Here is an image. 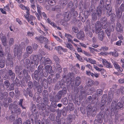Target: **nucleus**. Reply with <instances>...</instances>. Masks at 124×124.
<instances>
[{
    "instance_id": "obj_1",
    "label": "nucleus",
    "mask_w": 124,
    "mask_h": 124,
    "mask_svg": "<svg viewBox=\"0 0 124 124\" xmlns=\"http://www.w3.org/2000/svg\"><path fill=\"white\" fill-rule=\"evenodd\" d=\"M41 56L38 55H31L30 56V61L28 59H26L25 60L26 64L28 66L27 68L29 67H31L32 68H34L35 65L37 66L38 64Z\"/></svg>"
},
{
    "instance_id": "obj_2",
    "label": "nucleus",
    "mask_w": 124,
    "mask_h": 124,
    "mask_svg": "<svg viewBox=\"0 0 124 124\" xmlns=\"http://www.w3.org/2000/svg\"><path fill=\"white\" fill-rule=\"evenodd\" d=\"M104 1L105 0H101L99 5L98 7L96 12H95L94 10L93 11L94 12H93L92 14V18L93 20L94 21H96L97 19V15L98 16H100L101 15L102 10V8L104 7Z\"/></svg>"
},
{
    "instance_id": "obj_3",
    "label": "nucleus",
    "mask_w": 124,
    "mask_h": 124,
    "mask_svg": "<svg viewBox=\"0 0 124 124\" xmlns=\"http://www.w3.org/2000/svg\"><path fill=\"white\" fill-rule=\"evenodd\" d=\"M25 44L23 42H21L18 46V45L16 44L15 45V48L14 49V53L15 55H17V58L19 59L21 56L22 55V49L24 48H25Z\"/></svg>"
},
{
    "instance_id": "obj_4",
    "label": "nucleus",
    "mask_w": 124,
    "mask_h": 124,
    "mask_svg": "<svg viewBox=\"0 0 124 124\" xmlns=\"http://www.w3.org/2000/svg\"><path fill=\"white\" fill-rule=\"evenodd\" d=\"M64 18L67 21L70 20L71 17H76L78 15L77 12L74 9L71 8L70 11L65 12L64 14Z\"/></svg>"
},
{
    "instance_id": "obj_5",
    "label": "nucleus",
    "mask_w": 124,
    "mask_h": 124,
    "mask_svg": "<svg viewBox=\"0 0 124 124\" xmlns=\"http://www.w3.org/2000/svg\"><path fill=\"white\" fill-rule=\"evenodd\" d=\"M53 71L52 67L50 65H47L45 67V69H43L39 73V76L42 77H46L48 76L47 72L50 73Z\"/></svg>"
},
{
    "instance_id": "obj_6",
    "label": "nucleus",
    "mask_w": 124,
    "mask_h": 124,
    "mask_svg": "<svg viewBox=\"0 0 124 124\" xmlns=\"http://www.w3.org/2000/svg\"><path fill=\"white\" fill-rule=\"evenodd\" d=\"M67 93L66 88H63L62 90L59 91L54 97V101L55 102H59L62 96V95H64Z\"/></svg>"
},
{
    "instance_id": "obj_7",
    "label": "nucleus",
    "mask_w": 124,
    "mask_h": 124,
    "mask_svg": "<svg viewBox=\"0 0 124 124\" xmlns=\"http://www.w3.org/2000/svg\"><path fill=\"white\" fill-rule=\"evenodd\" d=\"M24 16L26 19L29 23L32 25H34L33 22L36 19V18L35 16L30 15V11L28 13H27L26 14H25Z\"/></svg>"
},
{
    "instance_id": "obj_8",
    "label": "nucleus",
    "mask_w": 124,
    "mask_h": 124,
    "mask_svg": "<svg viewBox=\"0 0 124 124\" xmlns=\"http://www.w3.org/2000/svg\"><path fill=\"white\" fill-rule=\"evenodd\" d=\"M103 112L99 113L97 116V118L94 121V124H100L102 122L103 118L104 117Z\"/></svg>"
},
{
    "instance_id": "obj_9",
    "label": "nucleus",
    "mask_w": 124,
    "mask_h": 124,
    "mask_svg": "<svg viewBox=\"0 0 124 124\" xmlns=\"http://www.w3.org/2000/svg\"><path fill=\"white\" fill-rule=\"evenodd\" d=\"M39 56L41 57V56ZM40 58V63L41 64L45 65L47 64H50L52 63L51 60L48 58L46 59L45 57H42Z\"/></svg>"
},
{
    "instance_id": "obj_10",
    "label": "nucleus",
    "mask_w": 124,
    "mask_h": 124,
    "mask_svg": "<svg viewBox=\"0 0 124 124\" xmlns=\"http://www.w3.org/2000/svg\"><path fill=\"white\" fill-rule=\"evenodd\" d=\"M81 12L80 13L79 15V17L80 19H81L82 21L83 22H85V19L87 18L88 17V16L90 14V13L88 11H85L84 12V14L82 13V15L83 16H84L85 18H84L83 16H81Z\"/></svg>"
},
{
    "instance_id": "obj_11",
    "label": "nucleus",
    "mask_w": 124,
    "mask_h": 124,
    "mask_svg": "<svg viewBox=\"0 0 124 124\" xmlns=\"http://www.w3.org/2000/svg\"><path fill=\"white\" fill-rule=\"evenodd\" d=\"M109 25H110L109 28L108 27L107 29L106 30V33L108 36H110V32L114 31L115 27V24H111Z\"/></svg>"
},
{
    "instance_id": "obj_12",
    "label": "nucleus",
    "mask_w": 124,
    "mask_h": 124,
    "mask_svg": "<svg viewBox=\"0 0 124 124\" xmlns=\"http://www.w3.org/2000/svg\"><path fill=\"white\" fill-rule=\"evenodd\" d=\"M95 25L96 27L95 28V33L98 34L99 32L102 30V25L101 23L99 21L96 22Z\"/></svg>"
},
{
    "instance_id": "obj_13",
    "label": "nucleus",
    "mask_w": 124,
    "mask_h": 124,
    "mask_svg": "<svg viewBox=\"0 0 124 124\" xmlns=\"http://www.w3.org/2000/svg\"><path fill=\"white\" fill-rule=\"evenodd\" d=\"M75 118L76 116L74 114L69 115L67 118V122L71 123L73 120H75Z\"/></svg>"
},
{
    "instance_id": "obj_14",
    "label": "nucleus",
    "mask_w": 124,
    "mask_h": 124,
    "mask_svg": "<svg viewBox=\"0 0 124 124\" xmlns=\"http://www.w3.org/2000/svg\"><path fill=\"white\" fill-rule=\"evenodd\" d=\"M77 38L79 39L83 40L84 39L85 34L83 31H80L76 34Z\"/></svg>"
},
{
    "instance_id": "obj_15",
    "label": "nucleus",
    "mask_w": 124,
    "mask_h": 124,
    "mask_svg": "<svg viewBox=\"0 0 124 124\" xmlns=\"http://www.w3.org/2000/svg\"><path fill=\"white\" fill-rule=\"evenodd\" d=\"M104 2V7L102 8H104V10L106 9L107 10H109L110 8V7L111 4V0H107L106 1V4L107 6V8L105 6V3L104 4V2Z\"/></svg>"
},
{
    "instance_id": "obj_16",
    "label": "nucleus",
    "mask_w": 124,
    "mask_h": 124,
    "mask_svg": "<svg viewBox=\"0 0 124 124\" xmlns=\"http://www.w3.org/2000/svg\"><path fill=\"white\" fill-rule=\"evenodd\" d=\"M20 4L18 5L19 7L23 10H26V14L27 13H29V12L30 11L29 8L28 6L26 7L24 5L22 4H20Z\"/></svg>"
},
{
    "instance_id": "obj_17",
    "label": "nucleus",
    "mask_w": 124,
    "mask_h": 124,
    "mask_svg": "<svg viewBox=\"0 0 124 124\" xmlns=\"http://www.w3.org/2000/svg\"><path fill=\"white\" fill-rule=\"evenodd\" d=\"M103 92V90L101 89H97L96 90V94H93V98L95 100L96 98V96H100L102 95Z\"/></svg>"
},
{
    "instance_id": "obj_18",
    "label": "nucleus",
    "mask_w": 124,
    "mask_h": 124,
    "mask_svg": "<svg viewBox=\"0 0 124 124\" xmlns=\"http://www.w3.org/2000/svg\"><path fill=\"white\" fill-rule=\"evenodd\" d=\"M94 109L90 105H88L86 107V111L87 116H89L91 114L92 112Z\"/></svg>"
},
{
    "instance_id": "obj_19",
    "label": "nucleus",
    "mask_w": 124,
    "mask_h": 124,
    "mask_svg": "<svg viewBox=\"0 0 124 124\" xmlns=\"http://www.w3.org/2000/svg\"><path fill=\"white\" fill-rule=\"evenodd\" d=\"M18 106L16 104H9V109L11 111V113H14V111L15 110L18 108Z\"/></svg>"
},
{
    "instance_id": "obj_20",
    "label": "nucleus",
    "mask_w": 124,
    "mask_h": 124,
    "mask_svg": "<svg viewBox=\"0 0 124 124\" xmlns=\"http://www.w3.org/2000/svg\"><path fill=\"white\" fill-rule=\"evenodd\" d=\"M8 96V93L7 92H4L3 93L0 92V99L2 100L3 99H6Z\"/></svg>"
},
{
    "instance_id": "obj_21",
    "label": "nucleus",
    "mask_w": 124,
    "mask_h": 124,
    "mask_svg": "<svg viewBox=\"0 0 124 124\" xmlns=\"http://www.w3.org/2000/svg\"><path fill=\"white\" fill-rule=\"evenodd\" d=\"M81 83V78L80 77L77 76L75 78V85L77 87Z\"/></svg>"
},
{
    "instance_id": "obj_22",
    "label": "nucleus",
    "mask_w": 124,
    "mask_h": 124,
    "mask_svg": "<svg viewBox=\"0 0 124 124\" xmlns=\"http://www.w3.org/2000/svg\"><path fill=\"white\" fill-rule=\"evenodd\" d=\"M102 62L106 67L109 68H112V66L111 65V63L108 62L106 60L104 59L103 60Z\"/></svg>"
},
{
    "instance_id": "obj_23",
    "label": "nucleus",
    "mask_w": 124,
    "mask_h": 124,
    "mask_svg": "<svg viewBox=\"0 0 124 124\" xmlns=\"http://www.w3.org/2000/svg\"><path fill=\"white\" fill-rule=\"evenodd\" d=\"M8 76L10 77L12 80H13L15 79V75L14 73L12 71V70H9L8 72Z\"/></svg>"
},
{
    "instance_id": "obj_24",
    "label": "nucleus",
    "mask_w": 124,
    "mask_h": 124,
    "mask_svg": "<svg viewBox=\"0 0 124 124\" xmlns=\"http://www.w3.org/2000/svg\"><path fill=\"white\" fill-rule=\"evenodd\" d=\"M65 36L67 38L69 42H73V40L72 39L73 38V36L70 34L67 33H65Z\"/></svg>"
},
{
    "instance_id": "obj_25",
    "label": "nucleus",
    "mask_w": 124,
    "mask_h": 124,
    "mask_svg": "<svg viewBox=\"0 0 124 124\" xmlns=\"http://www.w3.org/2000/svg\"><path fill=\"white\" fill-rule=\"evenodd\" d=\"M39 71L37 70H35L34 73L32 74V76L33 78H35L36 80H37L39 78Z\"/></svg>"
},
{
    "instance_id": "obj_26",
    "label": "nucleus",
    "mask_w": 124,
    "mask_h": 124,
    "mask_svg": "<svg viewBox=\"0 0 124 124\" xmlns=\"http://www.w3.org/2000/svg\"><path fill=\"white\" fill-rule=\"evenodd\" d=\"M104 37V31H102L98 34V38L101 41L103 40Z\"/></svg>"
},
{
    "instance_id": "obj_27",
    "label": "nucleus",
    "mask_w": 124,
    "mask_h": 124,
    "mask_svg": "<svg viewBox=\"0 0 124 124\" xmlns=\"http://www.w3.org/2000/svg\"><path fill=\"white\" fill-rule=\"evenodd\" d=\"M7 38L5 36H2L1 39V40L3 45L4 46H6L7 44Z\"/></svg>"
},
{
    "instance_id": "obj_28",
    "label": "nucleus",
    "mask_w": 124,
    "mask_h": 124,
    "mask_svg": "<svg viewBox=\"0 0 124 124\" xmlns=\"http://www.w3.org/2000/svg\"><path fill=\"white\" fill-rule=\"evenodd\" d=\"M123 12L119 10V9H118L117 10H116V14L117 17L120 19L121 18Z\"/></svg>"
},
{
    "instance_id": "obj_29",
    "label": "nucleus",
    "mask_w": 124,
    "mask_h": 124,
    "mask_svg": "<svg viewBox=\"0 0 124 124\" xmlns=\"http://www.w3.org/2000/svg\"><path fill=\"white\" fill-rule=\"evenodd\" d=\"M93 80L90 78H88L87 80L86 84L88 86H91L93 85Z\"/></svg>"
},
{
    "instance_id": "obj_30",
    "label": "nucleus",
    "mask_w": 124,
    "mask_h": 124,
    "mask_svg": "<svg viewBox=\"0 0 124 124\" xmlns=\"http://www.w3.org/2000/svg\"><path fill=\"white\" fill-rule=\"evenodd\" d=\"M116 31L118 32L121 31L122 29L121 24L119 23H117L116 25Z\"/></svg>"
},
{
    "instance_id": "obj_31",
    "label": "nucleus",
    "mask_w": 124,
    "mask_h": 124,
    "mask_svg": "<svg viewBox=\"0 0 124 124\" xmlns=\"http://www.w3.org/2000/svg\"><path fill=\"white\" fill-rule=\"evenodd\" d=\"M37 7L38 13L40 15V17H42V13L41 10L42 9V8L39 4L37 5Z\"/></svg>"
},
{
    "instance_id": "obj_32",
    "label": "nucleus",
    "mask_w": 124,
    "mask_h": 124,
    "mask_svg": "<svg viewBox=\"0 0 124 124\" xmlns=\"http://www.w3.org/2000/svg\"><path fill=\"white\" fill-rule=\"evenodd\" d=\"M85 60L88 62L92 64H94L96 63V61L92 59L91 58H88L85 59Z\"/></svg>"
},
{
    "instance_id": "obj_33",
    "label": "nucleus",
    "mask_w": 124,
    "mask_h": 124,
    "mask_svg": "<svg viewBox=\"0 0 124 124\" xmlns=\"http://www.w3.org/2000/svg\"><path fill=\"white\" fill-rule=\"evenodd\" d=\"M56 69L59 73H61L62 71V68L60 65L58 63L56 64Z\"/></svg>"
},
{
    "instance_id": "obj_34",
    "label": "nucleus",
    "mask_w": 124,
    "mask_h": 124,
    "mask_svg": "<svg viewBox=\"0 0 124 124\" xmlns=\"http://www.w3.org/2000/svg\"><path fill=\"white\" fill-rule=\"evenodd\" d=\"M22 120L20 118H18L16 120L13 122L14 124H22Z\"/></svg>"
},
{
    "instance_id": "obj_35",
    "label": "nucleus",
    "mask_w": 124,
    "mask_h": 124,
    "mask_svg": "<svg viewBox=\"0 0 124 124\" xmlns=\"http://www.w3.org/2000/svg\"><path fill=\"white\" fill-rule=\"evenodd\" d=\"M106 103V101L104 103L102 102H101V104L100 105V109L101 111H103L105 108Z\"/></svg>"
},
{
    "instance_id": "obj_36",
    "label": "nucleus",
    "mask_w": 124,
    "mask_h": 124,
    "mask_svg": "<svg viewBox=\"0 0 124 124\" xmlns=\"http://www.w3.org/2000/svg\"><path fill=\"white\" fill-rule=\"evenodd\" d=\"M68 101V100L66 97H64L62 98L61 100V102L62 103L65 105H66L67 104Z\"/></svg>"
},
{
    "instance_id": "obj_37",
    "label": "nucleus",
    "mask_w": 124,
    "mask_h": 124,
    "mask_svg": "<svg viewBox=\"0 0 124 124\" xmlns=\"http://www.w3.org/2000/svg\"><path fill=\"white\" fill-rule=\"evenodd\" d=\"M23 74L25 78H28V79L29 80L31 79L30 76L28 75V73L27 71L25 70H23Z\"/></svg>"
},
{
    "instance_id": "obj_38",
    "label": "nucleus",
    "mask_w": 124,
    "mask_h": 124,
    "mask_svg": "<svg viewBox=\"0 0 124 124\" xmlns=\"http://www.w3.org/2000/svg\"><path fill=\"white\" fill-rule=\"evenodd\" d=\"M43 103L45 104L46 105H47L49 103V100L48 97H43Z\"/></svg>"
},
{
    "instance_id": "obj_39",
    "label": "nucleus",
    "mask_w": 124,
    "mask_h": 124,
    "mask_svg": "<svg viewBox=\"0 0 124 124\" xmlns=\"http://www.w3.org/2000/svg\"><path fill=\"white\" fill-rule=\"evenodd\" d=\"M66 44V47L70 50L72 51H74V47L70 44L68 43Z\"/></svg>"
},
{
    "instance_id": "obj_40",
    "label": "nucleus",
    "mask_w": 124,
    "mask_h": 124,
    "mask_svg": "<svg viewBox=\"0 0 124 124\" xmlns=\"http://www.w3.org/2000/svg\"><path fill=\"white\" fill-rule=\"evenodd\" d=\"M27 52L29 54H31L32 52V48L31 46H28L26 48Z\"/></svg>"
},
{
    "instance_id": "obj_41",
    "label": "nucleus",
    "mask_w": 124,
    "mask_h": 124,
    "mask_svg": "<svg viewBox=\"0 0 124 124\" xmlns=\"http://www.w3.org/2000/svg\"><path fill=\"white\" fill-rule=\"evenodd\" d=\"M10 85V83L9 81L8 80H7L4 81L3 85L4 86H5L7 88H8L9 87Z\"/></svg>"
},
{
    "instance_id": "obj_42",
    "label": "nucleus",
    "mask_w": 124,
    "mask_h": 124,
    "mask_svg": "<svg viewBox=\"0 0 124 124\" xmlns=\"http://www.w3.org/2000/svg\"><path fill=\"white\" fill-rule=\"evenodd\" d=\"M89 49L90 50V52L92 53L93 54H95V51L97 52L98 51V50L96 49H95L94 48H92L91 47H89Z\"/></svg>"
},
{
    "instance_id": "obj_43",
    "label": "nucleus",
    "mask_w": 124,
    "mask_h": 124,
    "mask_svg": "<svg viewBox=\"0 0 124 124\" xmlns=\"http://www.w3.org/2000/svg\"><path fill=\"white\" fill-rule=\"evenodd\" d=\"M43 97H48L49 94L48 91L46 90H44L43 92Z\"/></svg>"
},
{
    "instance_id": "obj_44",
    "label": "nucleus",
    "mask_w": 124,
    "mask_h": 124,
    "mask_svg": "<svg viewBox=\"0 0 124 124\" xmlns=\"http://www.w3.org/2000/svg\"><path fill=\"white\" fill-rule=\"evenodd\" d=\"M48 3L51 5L53 6L55 5L56 1L55 0H47Z\"/></svg>"
},
{
    "instance_id": "obj_45",
    "label": "nucleus",
    "mask_w": 124,
    "mask_h": 124,
    "mask_svg": "<svg viewBox=\"0 0 124 124\" xmlns=\"http://www.w3.org/2000/svg\"><path fill=\"white\" fill-rule=\"evenodd\" d=\"M123 105L122 103L121 102H119L117 104V105L116 106V109H118L121 108L123 107Z\"/></svg>"
},
{
    "instance_id": "obj_46",
    "label": "nucleus",
    "mask_w": 124,
    "mask_h": 124,
    "mask_svg": "<svg viewBox=\"0 0 124 124\" xmlns=\"http://www.w3.org/2000/svg\"><path fill=\"white\" fill-rule=\"evenodd\" d=\"M107 96L106 94H104L103 95L102 97L101 98V102H103L104 103L105 101H106V103L107 102Z\"/></svg>"
},
{
    "instance_id": "obj_47",
    "label": "nucleus",
    "mask_w": 124,
    "mask_h": 124,
    "mask_svg": "<svg viewBox=\"0 0 124 124\" xmlns=\"http://www.w3.org/2000/svg\"><path fill=\"white\" fill-rule=\"evenodd\" d=\"M44 37L40 36L39 37H36L35 39L38 40L40 43H43V40H44Z\"/></svg>"
},
{
    "instance_id": "obj_48",
    "label": "nucleus",
    "mask_w": 124,
    "mask_h": 124,
    "mask_svg": "<svg viewBox=\"0 0 124 124\" xmlns=\"http://www.w3.org/2000/svg\"><path fill=\"white\" fill-rule=\"evenodd\" d=\"M8 61L11 62V65L13 64V56L10 55H8Z\"/></svg>"
},
{
    "instance_id": "obj_49",
    "label": "nucleus",
    "mask_w": 124,
    "mask_h": 124,
    "mask_svg": "<svg viewBox=\"0 0 124 124\" xmlns=\"http://www.w3.org/2000/svg\"><path fill=\"white\" fill-rule=\"evenodd\" d=\"M23 101V99H21L20 100L19 102V105L20 107H21L23 109H26V108L25 107L23 106L22 104Z\"/></svg>"
},
{
    "instance_id": "obj_50",
    "label": "nucleus",
    "mask_w": 124,
    "mask_h": 124,
    "mask_svg": "<svg viewBox=\"0 0 124 124\" xmlns=\"http://www.w3.org/2000/svg\"><path fill=\"white\" fill-rule=\"evenodd\" d=\"M32 111L33 113L34 114H36L37 112L35 104H33L32 108Z\"/></svg>"
},
{
    "instance_id": "obj_51",
    "label": "nucleus",
    "mask_w": 124,
    "mask_h": 124,
    "mask_svg": "<svg viewBox=\"0 0 124 124\" xmlns=\"http://www.w3.org/2000/svg\"><path fill=\"white\" fill-rule=\"evenodd\" d=\"M60 23L61 24L64 26H67L68 25L67 22L66 21L64 20H62L60 22Z\"/></svg>"
},
{
    "instance_id": "obj_52",
    "label": "nucleus",
    "mask_w": 124,
    "mask_h": 124,
    "mask_svg": "<svg viewBox=\"0 0 124 124\" xmlns=\"http://www.w3.org/2000/svg\"><path fill=\"white\" fill-rule=\"evenodd\" d=\"M4 60L3 59H1L0 60V67L1 68H3L5 66Z\"/></svg>"
},
{
    "instance_id": "obj_53",
    "label": "nucleus",
    "mask_w": 124,
    "mask_h": 124,
    "mask_svg": "<svg viewBox=\"0 0 124 124\" xmlns=\"http://www.w3.org/2000/svg\"><path fill=\"white\" fill-rule=\"evenodd\" d=\"M75 54L78 60L81 62H83V59L82 58L79 54L76 53H75Z\"/></svg>"
},
{
    "instance_id": "obj_54",
    "label": "nucleus",
    "mask_w": 124,
    "mask_h": 124,
    "mask_svg": "<svg viewBox=\"0 0 124 124\" xmlns=\"http://www.w3.org/2000/svg\"><path fill=\"white\" fill-rule=\"evenodd\" d=\"M15 72L16 73H19L20 72L21 69L20 67L18 65H16L15 67Z\"/></svg>"
},
{
    "instance_id": "obj_55",
    "label": "nucleus",
    "mask_w": 124,
    "mask_h": 124,
    "mask_svg": "<svg viewBox=\"0 0 124 124\" xmlns=\"http://www.w3.org/2000/svg\"><path fill=\"white\" fill-rule=\"evenodd\" d=\"M4 56V54L3 51L2 47L1 46H0V56L2 57Z\"/></svg>"
},
{
    "instance_id": "obj_56",
    "label": "nucleus",
    "mask_w": 124,
    "mask_h": 124,
    "mask_svg": "<svg viewBox=\"0 0 124 124\" xmlns=\"http://www.w3.org/2000/svg\"><path fill=\"white\" fill-rule=\"evenodd\" d=\"M69 109L70 111H72L74 109V104L72 103H70L69 104Z\"/></svg>"
},
{
    "instance_id": "obj_57",
    "label": "nucleus",
    "mask_w": 124,
    "mask_h": 124,
    "mask_svg": "<svg viewBox=\"0 0 124 124\" xmlns=\"http://www.w3.org/2000/svg\"><path fill=\"white\" fill-rule=\"evenodd\" d=\"M74 6V4L72 1H70L67 5V7L70 8H72Z\"/></svg>"
},
{
    "instance_id": "obj_58",
    "label": "nucleus",
    "mask_w": 124,
    "mask_h": 124,
    "mask_svg": "<svg viewBox=\"0 0 124 124\" xmlns=\"http://www.w3.org/2000/svg\"><path fill=\"white\" fill-rule=\"evenodd\" d=\"M21 113V110L19 108H18L17 109L15 110L14 111V113L17 114V115Z\"/></svg>"
},
{
    "instance_id": "obj_59",
    "label": "nucleus",
    "mask_w": 124,
    "mask_h": 124,
    "mask_svg": "<svg viewBox=\"0 0 124 124\" xmlns=\"http://www.w3.org/2000/svg\"><path fill=\"white\" fill-rule=\"evenodd\" d=\"M61 7L59 5H57L54 8H52V10L53 11H57L58 9V11H60V9Z\"/></svg>"
},
{
    "instance_id": "obj_60",
    "label": "nucleus",
    "mask_w": 124,
    "mask_h": 124,
    "mask_svg": "<svg viewBox=\"0 0 124 124\" xmlns=\"http://www.w3.org/2000/svg\"><path fill=\"white\" fill-rule=\"evenodd\" d=\"M26 91L29 94V96L32 97L33 96V94L31 90L30 89L28 88H27L26 89Z\"/></svg>"
},
{
    "instance_id": "obj_61",
    "label": "nucleus",
    "mask_w": 124,
    "mask_h": 124,
    "mask_svg": "<svg viewBox=\"0 0 124 124\" xmlns=\"http://www.w3.org/2000/svg\"><path fill=\"white\" fill-rule=\"evenodd\" d=\"M62 47L61 46H59L56 47V49L60 54H61V52L62 51Z\"/></svg>"
},
{
    "instance_id": "obj_62",
    "label": "nucleus",
    "mask_w": 124,
    "mask_h": 124,
    "mask_svg": "<svg viewBox=\"0 0 124 124\" xmlns=\"http://www.w3.org/2000/svg\"><path fill=\"white\" fill-rule=\"evenodd\" d=\"M53 59L56 62L59 63V59L57 56L56 55H54L53 57Z\"/></svg>"
},
{
    "instance_id": "obj_63",
    "label": "nucleus",
    "mask_w": 124,
    "mask_h": 124,
    "mask_svg": "<svg viewBox=\"0 0 124 124\" xmlns=\"http://www.w3.org/2000/svg\"><path fill=\"white\" fill-rule=\"evenodd\" d=\"M118 9H119V10H120L122 12L124 11V4H122L120 7Z\"/></svg>"
},
{
    "instance_id": "obj_64",
    "label": "nucleus",
    "mask_w": 124,
    "mask_h": 124,
    "mask_svg": "<svg viewBox=\"0 0 124 124\" xmlns=\"http://www.w3.org/2000/svg\"><path fill=\"white\" fill-rule=\"evenodd\" d=\"M68 0H63L61 2V4L63 6H65L68 2Z\"/></svg>"
}]
</instances>
